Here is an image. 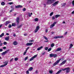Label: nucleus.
<instances>
[{
    "label": "nucleus",
    "mask_w": 74,
    "mask_h": 74,
    "mask_svg": "<svg viewBox=\"0 0 74 74\" xmlns=\"http://www.w3.org/2000/svg\"><path fill=\"white\" fill-rule=\"evenodd\" d=\"M47 2L46 3V4L47 5H50L55 2V0H47Z\"/></svg>",
    "instance_id": "nucleus-1"
},
{
    "label": "nucleus",
    "mask_w": 74,
    "mask_h": 74,
    "mask_svg": "<svg viewBox=\"0 0 74 74\" xmlns=\"http://www.w3.org/2000/svg\"><path fill=\"white\" fill-rule=\"evenodd\" d=\"M61 58H60L59 60L56 61V62L53 64V66H56V65H57V64L60 62V61L61 60Z\"/></svg>",
    "instance_id": "nucleus-2"
},
{
    "label": "nucleus",
    "mask_w": 74,
    "mask_h": 74,
    "mask_svg": "<svg viewBox=\"0 0 74 74\" xmlns=\"http://www.w3.org/2000/svg\"><path fill=\"white\" fill-rule=\"evenodd\" d=\"M66 74L69 73L70 71V68L69 67L66 68Z\"/></svg>",
    "instance_id": "nucleus-3"
},
{
    "label": "nucleus",
    "mask_w": 74,
    "mask_h": 74,
    "mask_svg": "<svg viewBox=\"0 0 74 74\" xmlns=\"http://www.w3.org/2000/svg\"><path fill=\"white\" fill-rule=\"evenodd\" d=\"M50 57H53L54 58H56L57 57V54H51L49 55Z\"/></svg>",
    "instance_id": "nucleus-4"
},
{
    "label": "nucleus",
    "mask_w": 74,
    "mask_h": 74,
    "mask_svg": "<svg viewBox=\"0 0 74 74\" xmlns=\"http://www.w3.org/2000/svg\"><path fill=\"white\" fill-rule=\"evenodd\" d=\"M56 24V22L55 21L53 23V24H51V25H50V28L51 29H52V28H53V27L54 26H55V25Z\"/></svg>",
    "instance_id": "nucleus-5"
},
{
    "label": "nucleus",
    "mask_w": 74,
    "mask_h": 74,
    "mask_svg": "<svg viewBox=\"0 0 74 74\" xmlns=\"http://www.w3.org/2000/svg\"><path fill=\"white\" fill-rule=\"evenodd\" d=\"M8 62H4V63H5V64L0 66V67H5V66H7V65L8 64Z\"/></svg>",
    "instance_id": "nucleus-6"
},
{
    "label": "nucleus",
    "mask_w": 74,
    "mask_h": 74,
    "mask_svg": "<svg viewBox=\"0 0 74 74\" xmlns=\"http://www.w3.org/2000/svg\"><path fill=\"white\" fill-rule=\"evenodd\" d=\"M39 29H40V27L39 26H37L36 27V29L35 30L34 33H37V32H38Z\"/></svg>",
    "instance_id": "nucleus-7"
},
{
    "label": "nucleus",
    "mask_w": 74,
    "mask_h": 74,
    "mask_svg": "<svg viewBox=\"0 0 74 74\" xmlns=\"http://www.w3.org/2000/svg\"><path fill=\"white\" fill-rule=\"evenodd\" d=\"M67 61V60H66L63 61L61 64H60V66H62V65H63V64H65L66 63V62Z\"/></svg>",
    "instance_id": "nucleus-8"
},
{
    "label": "nucleus",
    "mask_w": 74,
    "mask_h": 74,
    "mask_svg": "<svg viewBox=\"0 0 74 74\" xmlns=\"http://www.w3.org/2000/svg\"><path fill=\"white\" fill-rule=\"evenodd\" d=\"M37 56V55H34V56L30 59L29 61H32V60H33L34 59V58H36V57Z\"/></svg>",
    "instance_id": "nucleus-9"
},
{
    "label": "nucleus",
    "mask_w": 74,
    "mask_h": 74,
    "mask_svg": "<svg viewBox=\"0 0 74 74\" xmlns=\"http://www.w3.org/2000/svg\"><path fill=\"white\" fill-rule=\"evenodd\" d=\"M63 36H55L54 38L55 39H56V38H63Z\"/></svg>",
    "instance_id": "nucleus-10"
},
{
    "label": "nucleus",
    "mask_w": 74,
    "mask_h": 74,
    "mask_svg": "<svg viewBox=\"0 0 74 74\" xmlns=\"http://www.w3.org/2000/svg\"><path fill=\"white\" fill-rule=\"evenodd\" d=\"M59 3V1H56L55 2L53 3V4H52L53 6H56V5H58Z\"/></svg>",
    "instance_id": "nucleus-11"
},
{
    "label": "nucleus",
    "mask_w": 74,
    "mask_h": 74,
    "mask_svg": "<svg viewBox=\"0 0 74 74\" xmlns=\"http://www.w3.org/2000/svg\"><path fill=\"white\" fill-rule=\"evenodd\" d=\"M9 50H7L6 51H5L4 52H3L1 54L2 55H4L5 54H6V53L7 52H8V51Z\"/></svg>",
    "instance_id": "nucleus-12"
},
{
    "label": "nucleus",
    "mask_w": 74,
    "mask_h": 74,
    "mask_svg": "<svg viewBox=\"0 0 74 74\" xmlns=\"http://www.w3.org/2000/svg\"><path fill=\"white\" fill-rule=\"evenodd\" d=\"M33 42L27 43L26 44V45L27 46H30V45H33Z\"/></svg>",
    "instance_id": "nucleus-13"
},
{
    "label": "nucleus",
    "mask_w": 74,
    "mask_h": 74,
    "mask_svg": "<svg viewBox=\"0 0 74 74\" xmlns=\"http://www.w3.org/2000/svg\"><path fill=\"white\" fill-rule=\"evenodd\" d=\"M19 18L17 17L16 19V22L17 23V24L18 25L19 23Z\"/></svg>",
    "instance_id": "nucleus-14"
},
{
    "label": "nucleus",
    "mask_w": 74,
    "mask_h": 74,
    "mask_svg": "<svg viewBox=\"0 0 74 74\" xmlns=\"http://www.w3.org/2000/svg\"><path fill=\"white\" fill-rule=\"evenodd\" d=\"M9 38H10V36H6L5 38V40H6V41H8L9 40V39H10Z\"/></svg>",
    "instance_id": "nucleus-15"
},
{
    "label": "nucleus",
    "mask_w": 74,
    "mask_h": 74,
    "mask_svg": "<svg viewBox=\"0 0 74 74\" xmlns=\"http://www.w3.org/2000/svg\"><path fill=\"white\" fill-rule=\"evenodd\" d=\"M73 47V45L72 44V43H71L70 45H69V49H70L72 47Z\"/></svg>",
    "instance_id": "nucleus-16"
},
{
    "label": "nucleus",
    "mask_w": 74,
    "mask_h": 74,
    "mask_svg": "<svg viewBox=\"0 0 74 74\" xmlns=\"http://www.w3.org/2000/svg\"><path fill=\"white\" fill-rule=\"evenodd\" d=\"M62 50V49L61 48H59L57 49L56 51V52H58V51H61Z\"/></svg>",
    "instance_id": "nucleus-17"
},
{
    "label": "nucleus",
    "mask_w": 74,
    "mask_h": 74,
    "mask_svg": "<svg viewBox=\"0 0 74 74\" xmlns=\"http://www.w3.org/2000/svg\"><path fill=\"white\" fill-rule=\"evenodd\" d=\"M10 23V21H6V23L5 24V26H7V25H8V24H9V23Z\"/></svg>",
    "instance_id": "nucleus-18"
},
{
    "label": "nucleus",
    "mask_w": 74,
    "mask_h": 74,
    "mask_svg": "<svg viewBox=\"0 0 74 74\" xmlns=\"http://www.w3.org/2000/svg\"><path fill=\"white\" fill-rule=\"evenodd\" d=\"M43 48V47L42 46H41L40 47L38 48L37 50L38 51H40V50H41V49H42V48Z\"/></svg>",
    "instance_id": "nucleus-19"
},
{
    "label": "nucleus",
    "mask_w": 74,
    "mask_h": 74,
    "mask_svg": "<svg viewBox=\"0 0 74 74\" xmlns=\"http://www.w3.org/2000/svg\"><path fill=\"white\" fill-rule=\"evenodd\" d=\"M60 15L59 14H57L55 15V18H58L59 16H60Z\"/></svg>",
    "instance_id": "nucleus-20"
},
{
    "label": "nucleus",
    "mask_w": 74,
    "mask_h": 74,
    "mask_svg": "<svg viewBox=\"0 0 74 74\" xmlns=\"http://www.w3.org/2000/svg\"><path fill=\"white\" fill-rule=\"evenodd\" d=\"M33 69V68L32 67H31L29 68L28 71H32V70Z\"/></svg>",
    "instance_id": "nucleus-21"
},
{
    "label": "nucleus",
    "mask_w": 74,
    "mask_h": 74,
    "mask_svg": "<svg viewBox=\"0 0 74 74\" xmlns=\"http://www.w3.org/2000/svg\"><path fill=\"white\" fill-rule=\"evenodd\" d=\"M22 26V24H21V25L18 26L17 28V29H19L20 28H21V27Z\"/></svg>",
    "instance_id": "nucleus-22"
},
{
    "label": "nucleus",
    "mask_w": 74,
    "mask_h": 74,
    "mask_svg": "<svg viewBox=\"0 0 74 74\" xmlns=\"http://www.w3.org/2000/svg\"><path fill=\"white\" fill-rule=\"evenodd\" d=\"M13 44L14 45H17V42L16 41H14L13 42Z\"/></svg>",
    "instance_id": "nucleus-23"
},
{
    "label": "nucleus",
    "mask_w": 74,
    "mask_h": 74,
    "mask_svg": "<svg viewBox=\"0 0 74 74\" xmlns=\"http://www.w3.org/2000/svg\"><path fill=\"white\" fill-rule=\"evenodd\" d=\"M62 71V70H60L59 71H58L56 73V74H59V73H60V72H61Z\"/></svg>",
    "instance_id": "nucleus-24"
},
{
    "label": "nucleus",
    "mask_w": 74,
    "mask_h": 74,
    "mask_svg": "<svg viewBox=\"0 0 74 74\" xmlns=\"http://www.w3.org/2000/svg\"><path fill=\"white\" fill-rule=\"evenodd\" d=\"M4 33H2L1 35H0V38L2 37L3 36H4Z\"/></svg>",
    "instance_id": "nucleus-25"
},
{
    "label": "nucleus",
    "mask_w": 74,
    "mask_h": 74,
    "mask_svg": "<svg viewBox=\"0 0 74 74\" xmlns=\"http://www.w3.org/2000/svg\"><path fill=\"white\" fill-rule=\"evenodd\" d=\"M55 45V44H54V43H52L51 44V47H54Z\"/></svg>",
    "instance_id": "nucleus-26"
},
{
    "label": "nucleus",
    "mask_w": 74,
    "mask_h": 74,
    "mask_svg": "<svg viewBox=\"0 0 74 74\" xmlns=\"http://www.w3.org/2000/svg\"><path fill=\"white\" fill-rule=\"evenodd\" d=\"M34 21L35 22H37L38 21V18H36L34 19Z\"/></svg>",
    "instance_id": "nucleus-27"
},
{
    "label": "nucleus",
    "mask_w": 74,
    "mask_h": 74,
    "mask_svg": "<svg viewBox=\"0 0 74 74\" xmlns=\"http://www.w3.org/2000/svg\"><path fill=\"white\" fill-rule=\"evenodd\" d=\"M1 5H5V3L4 2H2L1 3Z\"/></svg>",
    "instance_id": "nucleus-28"
},
{
    "label": "nucleus",
    "mask_w": 74,
    "mask_h": 74,
    "mask_svg": "<svg viewBox=\"0 0 74 74\" xmlns=\"http://www.w3.org/2000/svg\"><path fill=\"white\" fill-rule=\"evenodd\" d=\"M43 37L46 40H48V38H47L45 36H43Z\"/></svg>",
    "instance_id": "nucleus-29"
},
{
    "label": "nucleus",
    "mask_w": 74,
    "mask_h": 74,
    "mask_svg": "<svg viewBox=\"0 0 74 74\" xmlns=\"http://www.w3.org/2000/svg\"><path fill=\"white\" fill-rule=\"evenodd\" d=\"M66 3H63L62 4V7H64V6H65V5H66Z\"/></svg>",
    "instance_id": "nucleus-30"
},
{
    "label": "nucleus",
    "mask_w": 74,
    "mask_h": 74,
    "mask_svg": "<svg viewBox=\"0 0 74 74\" xmlns=\"http://www.w3.org/2000/svg\"><path fill=\"white\" fill-rule=\"evenodd\" d=\"M8 4H9L10 5H11V4H13V2H12L8 3Z\"/></svg>",
    "instance_id": "nucleus-31"
},
{
    "label": "nucleus",
    "mask_w": 74,
    "mask_h": 74,
    "mask_svg": "<svg viewBox=\"0 0 74 74\" xmlns=\"http://www.w3.org/2000/svg\"><path fill=\"white\" fill-rule=\"evenodd\" d=\"M53 12H51L50 14V16H52V15H53Z\"/></svg>",
    "instance_id": "nucleus-32"
},
{
    "label": "nucleus",
    "mask_w": 74,
    "mask_h": 74,
    "mask_svg": "<svg viewBox=\"0 0 74 74\" xmlns=\"http://www.w3.org/2000/svg\"><path fill=\"white\" fill-rule=\"evenodd\" d=\"M52 49V48H49L48 49V52H50V51H51Z\"/></svg>",
    "instance_id": "nucleus-33"
},
{
    "label": "nucleus",
    "mask_w": 74,
    "mask_h": 74,
    "mask_svg": "<svg viewBox=\"0 0 74 74\" xmlns=\"http://www.w3.org/2000/svg\"><path fill=\"white\" fill-rule=\"evenodd\" d=\"M15 23H13L12 24V26H15Z\"/></svg>",
    "instance_id": "nucleus-34"
},
{
    "label": "nucleus",
    "mask_w": 74,
    "mask_h": 74,
    "mask_svg": "<svg viewBox=\"0 0 74 74\" xmlns=\"http://www.w3.org/2000/svg\"><path fill=\"white\" fill-rule=\"evenodd\" d=\"M28 15L29 16V17H31V14H30V13L28 12Z\"/></svg>",
    "instance_id": "nucleus-35"
},
{
    "label": "nucleus",
    "mask_w": 74,
    "mask_h": 74,
    "mask_svg": "<svg viewBox=\"0 0 74 74\" xmlns=\"http://www.w3.org/2000/svg\"><path fill=\"white\" fill-rule=\"evenodd\" d=\"M45 50L46 51H47L48 49V47H46L45 48Z\"/></svg>",
    "instance_id": "nucleus-36"
},
{
    "label": "nucleus",
    "mask_w": 74,
    "mask_h": 74,
    "mask_svg": "<svg viewBox=\"0 0 74 74\" xmlns=\"http://www.w3.org/2000/svg\"><path fill=\"white\" fill-rule=\"evenodd\" d=\"M72 4L73 6H74V0L72 1Z\"/></svg>",
    "instance_id": "nucleus-37"
},
{
    "label": "nucleus",
    "mask_w": 74,
    "mask_h": 74,
    "mask_svg": "<svg viewBox=\"0 0 74 74\" xmlns=\"http://www.w3.org/2000/svg\"><path fill=\"white\" fill-rule=\"evenodd\" d=\"M49 73H51V74H52L53 73V71H49Z\"/></svg>",
    "instance_id": "nucleus-38"
},
{
    "label": "nucleus",
    "mask_w": 74,
    "mask_h": 74,
    "mask_svg": "<svg viewBox=\"0 0 74 74\" xmlns=\"http://www.w3.org/2000/svg\"><path fill=\"white\" fill-rule=\"evenodd\" d=\"M18 60V58H16L14 59V60H15V61H17Z\"/></svg>",
    "instance_id": "nucleus-39"
},
{
    "label": "nucleus",
    "mask_w": 74,
    "mask_h": 74,
    "mask_svg": "<svg viewBox=\"0 0 74 74\" xmlns=\"http://www.w3.org/2000/svg\"><path fill=\"white\" fill-rule=\"evenodd\" d=\"M55 19V16H53L52 17V19L53 20H54Z\"/></svg>",
    "instance_id": "nucleus-40"
},
{
    "label": "nucleus",
    "mask_w": 74,
    "mask_h": 74,
    "mask_svg": "<svg viewBox=\"0 0 74 74\" xmlns=\"http://www.w3.org/2000/svg\"><path fill=\"white\" fill-rule=\"evenodd\" d=\"M8 27L9 28H11V25L9 24L8 26Z\"/></svg>",
    "instance_id": "nucleus-41"
},
{
    "label": "nucleus",
    "mask_w": 74,
    "mask_h": 74,
    "mask_svg": "<svg viewBox=\"0 0 74 74\" xmlns=\"http://www.w3.org/2000/svg\"><path fill=\"white\" fill-rule=\"evenodd\" d=\"M26 73H27V74H29V70L26 71Z\"/></svg>",
    "instance_id": "nucleus-42"
},
{
    "label": "nucleus",
    "mask_w": 74,
    "mask_h": 74,
    "mask_svg": "<svg viewBox=\"0 0 74 74\" xmlns=\"http://www.w3.org/2000/svg\"><path fill=\"white\" fill-rule=\"evenodd\" d=\"M35 74H37V73H38V70H36V71L35 72Z\"/></svg>",
    "instance_id": "nucleus-43"
},
{
    "label": "nucleus",
    "mask_w": 74,
    "mask_h": 74,
    "mask_svg": "<svg viewBox=\"0 0 74 74\" xmlns=\"http://www.w3.org/2000/svg\"><path fill=\"white\" fill-rule=\"evenodd\" d=\"M28 58V57H25V60H27V59Z\"/></svg>",
    "instance_id": "nucleus-44"
},
{
    "label": "nucleus",
    "mask_w": 74,
    "mask_h": 74,
    "mask_svg": "<svg viewBox=\"0 0 74 74\" xmlns=\"http://www.w3.org/2000/svg\"><path fill=\"white\" fill-rule=\"evenodd\" d=\"M26 8H24L23 9V11H26Z\"/></svg>",
    "instance_id": "nucleus-45"
},
{
    "label": "nucleus",
    "mask_w": 74,
    "mask_h": 74,
    "mask_svg": "<svg viewBox=\"0 0 74 74\" xmlns=\"http://www.w3.org/2000/svg\"><path fill=\"white\" fill-rule=\"evenodd\" d=\"M7 42H4L3 43V44L4 45H7Z\"/></svg>",
    "instance_id": "nucleus-46"
},
{
    "label": "nucleus",
    "mask_w": 74,
    "mask_h": 74,
    "mask_svg": "<svg viewBox=\"0 0 74 74\" xmlns=\"http://www.w3.org/2000/svg\"><path fill=\"white\" fill-rule=\"evenodd\" d=\"M12 60H13V58H12V59L10 60V62H12Z\"/></svg>",
    "instance_id": "nucleus-47"
},
{
    "label": "nucleus",
    "mask_w": 74,
    "mask_h": 74,
    "mask_svg": "<svg viewBox=\"0 0 74 74\" xmlns=\"http://www.w3.org/2000/svg\"><path fill=\"white\" fill-rule=\"evenodd\" d=\"M29 41L31 42H34V40H29Z\"/></svg>",
    "instance_id": "nucleus-48"
},
{
    "label": "nucleus",
    "mask_w": 74,
    "mask_h": 74,
    "mask_svg": "<svg viewBox=\"0 0 74 74\" xmlns=\"http://www.w3.org/2000/svg\"><path fill=\"white\" fill-rule=\"evenodd\" d=\"M29 49V47H27V48H26V51H27V50L28 49Z\"/></svg>",
    "instance_id": "nucleus-49"
},
{
    "label": "nucleus",
    "mask_w": 74,
    "mask_h": 74,
    "mask_svg": "<svg viewBox=\"0 0 74 74\" xmlns=\"http://www.w3.org/2000/svg\"><path fill=\"white\" fill-rule=\"evenodd\" d=\"M27 51H25L24 53H23V55H26V52H27Z\"/></svg>",
    "instance_id": "nucleus-50"
},
{
    "label": "nucleus",
    "mask_w": 74,
    "mask_h": 74,
    "mask_svg": "<svg viewBox=\"0 0 74 74\" xmlns=\"http://www.w3.org/2000/svg\"><path fill=\"white\" fill-rule=\"evenodd\" d=\"M18 6L19 8H21V7H22V5H19Z\"/></svg>",
    "instance_id": "nucleus-51"
},
{
    "label": "nucleus",
    "mask_w": 74,
    "mask_h": 74,
    "mask_svg": "<svg viewBox=\"0 0 74 74\" xmlns=\"http://www.w3.org/2000/svg\"><path fill=\"white\" fill-rule=\"evenodd\" d=\"M45 33H47L48 32V29H46L45 30Z\"/></svg>",
    "instance_id": "nucleus-52"
},
{
    "label": "nucleus",
    "mask_w": 74,
    "mask_h": 74,
    "mask_svg": "<svg viewBox=\"0 0 74 74\" xmlns=\"http://www.w3.org/2000/svg\"><path fill=\"white\" fill-rule=\"evenodd\" d=\"M15 8H19V6H18H18H15Z\"/></svg>",
    "instance_id": "nucleus-53"
},
{
    "label": "nucleus",
    "mask_w": 74,
    "mask_h": 74,
    "mask_svg": "<svg viewBox=\"0 0 74 74\" xmlns=\"http://www.w3.org/2000/svg\"><path fill=\"white\" fill-rule=\"evenodd\" d=\"M3 43H0V46H2Z\"/></svg>",
    "instance_id": "nucleus-54"
},
{
    "label": "nucleus",
    "mask_w": 74,
    "mask_h": 74,
    "mask_svg": "<svg viewBox=\"0 0 74 74\" xmlns=\"http://www.w3.org/2000/svg\"><path fill=\"white\" fill-rule=\"evenodd\" d=\"M67 34V32H66L65 33H64V35H66V34Z\"/></svg>",
    "instance_id": "nucleus-55"
},
{
    "label": "nucleus",
    "mask_w": 74,
    "mask_h": 74,
    "mask_svg": "<svg viewBox=\"0 0 74 74\" xmlns=\"http://www.w3.org/2000/svg\"><path fill=\"white\" fill-rule=\"evenodd\" d=\"M3 51V49H0V52H2Z\"/></svg>",
    "instance_id": "nucleus-56"
},
{
    "label": "nucleus",
    "mask_w": 74,
    "mask_h": 74,
    "mask_svg": "<svg viewBox=\"0 0 74 74\" xmlns=\"http://www.w3.org/2000/svg\"><path fill=\"white\" fill-rule=\"evenodd\" d=\"M66 68L64 69H62V70H63V71H64L65 70H66Z\"/></svg>",
    "instance_id": "nucleus-57"
},
{
    "label": "nucleus",
    "mask_w": 74,
    "mask_h": 74,
    "mask_svg": "<svg viewBox=\"0 0 74 74\" xmlns=\"http://www.w3.org/2000/svg\"><path fill=\"white\" fill-rule=\"evenodd\" d=\"M45 52H43V53H42V55H45Z\"/></svg>",
    "instance_id": "nucleus-58"
},
{
    "label": "nucleus",
    "mask_w": 74,
    "mask_h": 74,
    "mask_svg": "<svg viewBox=\"0 0 74 74\" xmlns=\"http://www.w3.org/2000/svg\"><path fill=\"white\" fill-rule=\"evenodd\" d=\"M24 35L25 36H27V34H24Z\"/></svg>",
    "instance_id": "nucleus-59"
},
{
    "label": "nucleus",
    "mask_w": 74,
    "mask_h": 74,
    "mask_svg": "<svg viewBox=\"0 0 74 74\" xmlns=\"http://www.w3.org/2000/svg\"><path fill=\"white\" fill-rule=\"evenodd\" d=\"M13 36H14V37H16V35H15V34H14L13 35Z\"/></svg>",
    "instance_id": "nucleus-60"
},
{
    "label": "nucleus",
    "mask_w": 74,
    "mask_h": 74,
    "mask_svg": "<svg viewBox=\"0 0 74 74\" xmlns=\"http://www.w3.org/2000/svg\"><path fill=\"white\" fill-rule=\"evenodd\" d=\"M44 7H46V4H44Z\"/></svg>",
    "instance_id": "nucleus-61"
},
{
    "label": "nucleus",
    "mask_w": 74,
    "mask_h": 74,
    "mask_svg": "<svg viewBox=\"0 0 74 74\" xmlns=\"http://www.w3.org/2000/svg\"><path fill=\"white\" fill-rule=\"evenodd\" d=\"M3 49H6V47H3Z\"/></svg>",
    "instance_id": "nucleus-62"
},
{
    "label": "nucleus",
    "mask_w": 74,
    "mask_h": 74,
    "mask_svg": "<svg viewBox=\"0 0 74 74\" xmlns=\"http://www.w3.org/2000/svg\"><path fill=\"white\" fill-rule=\"evenodd\" d=\"M71 14H74V10L72 12Z\"/></svg>",
    "instance_id": "nucleus-63"
},
{
    "label": "nucleus",
    "mask_w": 74,
    "mask_h": 74,
    "mask_svg": "<svg viewBox=\"0 0 74 74\" xmlns=\"http://www.w3.org/2000/svg\"><path fill=\"white\" fill-rule=\"evenodd\" d=\"M12 11H13V10H11L10 11V12H12Z\"/></svg>",
    "instance_id": "nucleus-64"
}]
</instances>
